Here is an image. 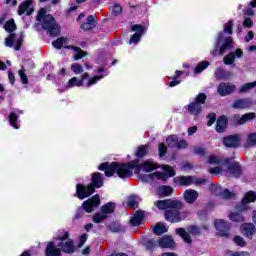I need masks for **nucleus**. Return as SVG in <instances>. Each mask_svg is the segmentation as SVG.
Instances as JSON below:
<instances>
[{"label": "nucleus", "mask_w": 256, "mask_h": 256, "mask_svg": "<svg viewBox=\"0 0 256 256\" xmlns=\"http://www.w3.org/2000/svg\"><path fill=\"white\" fill-rule=\"evenodd\" d=\"M205 101H207V94L199 93L196 95L193 102H190L185 106L187 113L193 117H199V115L203 113V105H205Z\"/></svg>", "instance_id": "obj_6"}, {"label": "nucleus", "mask_w": 256, "mask_h": 256, "mask_svg": "<svg viewBox=\"0 0 256 256\" xmlns=\"http://www.w3.org/2000/svg\"><path fill=\"white\" fill-rule=\"evenodd\" d=\"M217 91L221 97H227V95H231L235 91V85L222 82L219 84Z\"/></svg>", "instance_id": "obj_19"}, {"label": "nucleus", "mask_w": 256, "mask_h": 256, "mask_svg": "<svg viewBox=\"0 0 256 256\" xmlns=\"http://www.w3.org/2000/svg\"><path fill=\"white\" fill-rule=\"evenodd\" d=\"M157 240L155 239H150L146 242V248L149 249L150 251L153 250L154 247H157Z\"/></svg>", "instance_id": "obj_62"}, {"label": "nucleus", "mask_w": 256, "mask_h": 256, "mask_svg": "<svg viewBox=\"0 0 256 256\" xmlns=\"http://www.w3.org/2000/svg\"><path fill=\"white\" fill-rule=\"evenodd\" d=\"M214 77L218 81H227L228 79H231L233 77V72L227 71L223 68H218L214 73Z\"/></svg>", "instance_id": "obj_23"}, {"label": "nucleus", "mask_w": 256, "mask_h": 256, "mask_svg": "<svg viewBox=\"0 0 256 256\" xmlns=\"http://www.w3.org/2000/svg\"><path fill=\"white\" fill-rule=\"evenodd\" d=\"M155 207L159 211H167L169 209H176L177 207H185V204L182 203L179 199H164L158 200L154 203Z\"/></svg>", "instance_id": "obj_9"}, {"label": "nucleus", "mask_w": 256, "mask_h": 256, "mask_svg": "<svg viewBox=\"0 0 256 256\" xmlns=\"http://www.w3.org/2000/svg\"><path fill=\"white\" fill-rule=\"evenodd\" d=\"M158 155L159 157H163L164 155H167V146L165 145V143L161 142L159 143L158 146Z\"/></svg>", "instance_id": "obj_55"}, {"label": "nucleus", "mask_w": 256, "mask_h": 256, "mask_svg": "<svg viewBox=\"0 0 256 256\" xmlns=\"http://www.w3.org/2000/svg\"><path fill=\"white\" fill-rule=\"evenodd\" d=\"M234 243L236 245H238V247H246L247 246V242H245V239H243V237H241V236H235Z\"/></svg>", "instance_id": "obj_57"}, {"label": "nucleus", "mask_w": 256, "mask_h": 256, "mask_svg": "<svg viewBox=\"0 0 256 256\" xmlns=\"http://www.w3.org/2000/svg\"><path fill=\"white\" fill-rule=\"evenodd\" d=\"M31 5H33V0H25L18 6V15H25L26 17H30V15H33V12L35 9L31 8Z\"/></svg>", "instance_id": "obj_18"}, {"label": "nucleus", "mask_w": 256, "mask_h": 256, "mask_svg": "<svg viewBox=\"0 0 256 256\" xmlns=\"http://www.w3.org/2000/svg\"><path fill=\"white\" fill-rule=\"evenodd\" d=\"M159 195L162 197H171L173 195V187L169 185H161L158 189Z\"/></svg>", "instance_id": "obj_33"}, {"label": "nucleus", "mask_w": 256, "mask_h": 256, "mask_svg": "<svg viewBox=\"0 0 256 256\" xmlns=\"http://www.w3.org/2000/svg\"><path fill=\"white\" fill-rule=\"evenodd\" d=\"M214 226L218 231V235L220 237H224V239H229L231 233V224L223 219H216L214 221Z\"/></svg>", "instance_id": "obj_11"}, {"label": "nucleus", "mask_w": 256, "mask_h": 256, "mask_svg": "<svg viewBox=\"0 0 256 256\" xmlns=\"http://www.w3.org/2000/svg\"><path fill=\"white\" fill-rule=\"evenodd\" d=\"M103 77H104L103 75H98V76H94V77L90 78L88 80V83L86 84L87 87H91L93 85H97V81H101V79H103Z\"/></svg>", "instance_id": "obj_52"}, {"label": "nucleus", "mask_w": 256, "mask_h": 256, "mask_svg": "<svg viewBox=\"0 0 256 256\" xmlns=\"http://www.w3.org/2000/svg\"><path fill=\"white\" fill-rule=\"evenodd\" d=\"M154 177H156V179H159L160 181H163L164 183H167L169 177L167 176V174L165 172H154Z\"/></svg>", "instance_id": "obj_50"}, {"label": "nucleus", "mask_w": 256, "mask_h": 256, "mask_svg": "<svg viewBox=\"0 0 256 256\" xmlns=\"http://www.w3.org/2000/svg\"><path fill=\"white\" fill-rule=\"evenodd\" d=\"M109 229L112 231V233H125L127 231V228L119 224V222H112Z\"/></svg>", "instance_id": "obj_34"}, {"label": "nucleus", "mask_w": 256, "mask_h": 256, "mask_svg": "<svg viewBox=\"0 0 256 256\" xmlns=\"http://www.w3.org/2000/svg\"><path fill=\"white\" fill-rule=\"evenodd\" d=\"M162 169L168 178L175 177V175H177V172H175V170L169 165H162Z\"/></svg>", "instance_id": "obj_44"}, {"label": "nucleus", "mask_w": 256, "mask_h": 256, "mask_svg": "<svg viewBox=\"0 0 256 256\" xmlns=\"http://www.w3.org/2000/svg\"><path fill=\"white\" fill-rule=\"evenodd\" d=\"M149 154V144L140 145L135 152V157L138 159H143L146 155Z\"/></svg>", "instance_id": "obj_30"}, {"label": "nucleus", "mask_w": 256, "mask_h": 256, "mask_svg": "<svg viewBox=\"0 0 256 256\" xmlns=\"http://www.w3.org/2000/svg\"><path fill=\"white\" fill-rule=\"evenodd\" d=\"M36 21L42 22V29L47 31L50 37H59V35H61V28L55 22V17L51 14H47L45 8H41L38 11Z\"/></svg>", "instance_id": "obj_5"}, {"label": "nucleus", "mask_w": 256, "mask_h": 256, "mask_svg": "<svg viewBox=\"0 0 256 256\" xmlns=\"http://www.w3.org/2000/svg\"><path fill=\"white\" fill-rule=\"evenodd\" d=\"M85 213H87V211L85 210L84 207H78L76 210V214L74 216V219H82V217H85Z\"/></svg>", "instance_id": "obj_54"}, {"label": "nucleus", "mask_w": 256, "mask_h": 256, "mask_svg": "<svg viewBox=\"0 0 256 256\" xmlns=\"http://www.w3.org/2000/svg\"><path fill=\"white\" fill-rule=\"evenodd\" d=\"M209 67V61H202L200 62L195 68H194V73L196 75H199V73H202V71H205Z\"/></svg>", "instance_id": "obj_40"}, {"label": "nucleus", "mask_w": 256, "mask_h": 256, "mask_svg": "<svg viewBox=\"0 0 256 256\" xmlns=\"http://www.w3.org/2000/svg\"><path fill=\"white\" fill-rule=\"evenodd\" d=\"M253 87H256V80L254 82L243 84L239 89V93L250 91V89H253Z\"/></svg>", "instance_id": "obj_45"}, {"label": "nucleus", "mask_w": 256, "mask_h": 256, "mask_svg": "<svg viewBox=\"0 0 256 256\" xmlns=\"http://www.w3.org/2000/svg\"><path fill=\"white\" fill-rule=\"evenodd\" d=\"M107 215L106 214H101V213H96L94 216H93V222L94 223H103V221H105V219H107Z\"/></svg>", "instance_id": "obj_48"}, {"label": "nucleus", "mask_w": 256, "mask_h": 256, "mask_svg": "<svg viewBox=\"0 0 256 256\" xmlns=\"http://www.w3.org/2000/svg\"><path fill=\"white\" fill-rule=\"evenodd\" d=\"M101 205V197L99 194H95L94 196L88 198L82 203V207L86 211V213H93L97 207Z\"/></svg>", "instance_id": "obj_12"}, {"label": "nucleus", "mask_w": 256, "mask_h": 256, "mask_svg": "<svg viewBox=\"0 0 256 256\" xmlns=\"http://www.w3.org/2000/svg\"><path fill=\"white\" fill-rule=\"evenodd\" d=\"M256 145V133L248 134L244 147H255Z\"/></svg>", "instance_id": "obj_39"}, {"label": "nucleus", "mask_w": 256, "mask_h": 256, "mask_svg": "<svg viewBox=\"0 0 256 256\" xmlns=\"http://www.w3.org/2000/svg\"><path fill=\"white\" fill-rule=\"evenodd\" d=\"M176 235L183 239L184 243H188L191 245L193 243V239H191V235L197 237V235H201V229L198 228L197 225H189L185 228H177L175 230Z\"/></svg>", "instance_id": "obj_7"}, {"label": "nucleus", "mask_w": 256, "mask_h": 256, "mask_svg": "<svg viewBox=\"0 0 256 256\" xmlns=\"http://www.w3.org/2000/svg\"><path fill=\"white\" fill-rule=\"evenodd\" d=\"M208 189L212 195H219L221 191V188H219L218 186H215L214 183H210Z\"/></svg>", "instance_id": "obj_59"}, {"label": "nucleus", "mask_w": 256, "mask_h": 256, "mask_svg": "<svg viewBox=\"0 0 256 256\" xmlns=\"http://www.w3.org/2000/svg\"><path fill=\"white\" fill-rule=\"evenodd\" d=\"M75 51H77L76 55L74 56L75 61H79V59H83L87 53L79 47H74Z\"/></svg>", "instance_id": "obj_56"}, {"label": "nucleus", "mask_w": 256, "mask_h": 256, "mask_svg": "<svg viewBox=\"0 0 256 256\" xmlns=\"http://www.w3.org/2000/svg\"><path fill=\"white\" fill-rule=\"evenodd\" d=\"M224 65H233L235 63V52H230L223 58Z\"/></svg>", "instance_id": "obj_43"}, {"label": "nucleus", "mask_w": 256, "mask_h": 256, "mask_svg": "<svg viewBox=\"0 0 256 256\" xmlns=\"http://www.w3.org/2000/svg\"><path fill=\"white\" fill-rule=\"evenodd\" d=\"M226 159H230L228 163H224V165L227 166V173L234 177V179H239L243 175V167L241 166V163H239L238 161L231 162L233 158Z\"/></svg>", "instance_id": "obj_10"}, {"label": "nucleus", "mask_w": 256, "mask_h": 256, "mask_svg": "<svg viewBox=\"0 0 256 256\" xmlns=\"http://www.w3.org/2000/svg\"><path fill=\"white\" fill-rule=\"evenodd\" d=\"M115 202H108L101 206L100 211L103 215H111L112 213H115Z\"/></svg>", "instance_id": "obj_29"}, {"label": "nucleus", "mask_w": 256, "mask_h": 256, "mask_svg": "<svg viewBox=\"0 0 256 256\" xmlns=\"http://www.w3.org/2000/svg\"><path fill=\"white\" fill-rule=\"evenodd\" d=\"M227 125H229V119L227 116L222 115L216 120V132L217 133H225L227 129Z\"/></svg>", "instance_id": "obj_21"}, {"label": "nucleus", "mask_w": 256, "mask_h": 256, "mask_svg": "<svg viewBox=\"0 0 256 256\" xmlns=\"http://www.w3.org/2000/svg\"><path fill=\"white\" fill-rule=\"evenodd\" d=\"M56 241H59L57 245L55 242L50 241L47 243L45 248V256H63L62 253L66 255H73L77 251L75 242L73 239H69V232L64 231L63 235H58Z\"/></svg>", "instance_id": "obj_1"}, {"label": "nucleus", "mask_w": 256, "mask_h": 256, "mask_svg": "<svg viewBox=\"0 0 256 256\" xmlns=\"http://www.w3.org/2000/svg\"><path fill=\"white\" fill-rule=\"evenodd\" d=\"M143 219H145V212L138 210L135 212L134 217L130 219V225H132V227H139V225L143 223Z\"/></svg>", "instance_id": "obj_25"}, {"label": "nucleus", "mask_w": 256, "mask_h": 256, "mask_svg": "<svg viewBox=\"0 0 256 256\" xmlns=\"http://www.w3.org/2000/svg\"><path fill=\"white\" fill-rule=\"evenodd\" d=\"M244 211L237 210L236 212H230L228 215V219L232 221V223H244L245 216H243Z\"/></svg>", "instance_id": "obj_28"}, {"label": "nucleus", "mask_w": 256, "mask_h": 256, "mask_svg": "<svg viewBox=\"0 0 256 256\" xmlns=\"http://www.w3.org/2000/svg\"><path fill=\"white\" fill-rule=\"evenodd\" d=\"M131 31H135L136 33L133 34L129 40V45L137 44L141 41V37H143L145 33V26L141 24H135L131 27Z\"/></svg>", "instance_id": "obj_16"}, {"label": "nucleus", "mask_w": 256, "mask_h": 256, "mask_svg": "<svg viewBox=\"0 0 256 256\" xmlns=\"http://www.w3.org/2000/svg\"><path fill=\"white\" fill-rule=\"evenodd\" d=\"M65 41H67V39L65 37H60V38H57L56 40H54L52 42V45L55 49H57L58 51H61V49H63V45H64Z\"/></svg>", "instance_id": "obj_41"}, {"label": "nucleus", "mask_w": 256, "mask_h": 256, "mask_svg": "<svg viewBox=\"0 0 256 256\" xmlns=\"http://www.w3.org/2000/svg\"><path fill=\"white\" fill-rule=\"evenodd\" d=\"M142 169L145 171V173H151L155 171V169H159V166L153 162H150L149 160H146L142 163Z\"/></svg>", "instance_id": "obj_35"}, {"label": "nucleus", "mask_w": 256, "mask_h": 256, "mask_svg": "<svg viewBox=\"0 0 256 256\" xmlns=\"http://www.w3.org/2000/svg\"><path fill=\"white\" fill-rule=\"evenodd\" d=\"M166 144L168 145V147H170V149H187L188 145L187 144V140L182 139L180 141L177 140V136L175 135H169L166 138Z\"/></svg>", "instance_id": "obj_15"}, {"label": "nucleus", "mask_w": 256, "mask_h": 256, "mask_svg": "<svg viewBox=\"0 0 256 256\" xmlns=\"http://www.w3.org/2000/svg\"><path fill=\"white\" fill-rule=\"evenodd\" d=\"M18 75H19L23 85H27V83H29V78L27 77V74H25V67H22L18 71Z\"/></svg>", "instance_id": "obj_47"}, {"label": "nucleus", "mask_w": 256, "mask_h": 256, "mask_svg": "<svg viewBox=\"0 0 256 256\" xmlns=\"http://www.w3.org/2000/svg\"><path fill=\"white\" fill-rule=\"evenodd\" d=\"M4 29L5 31H7V33H15V31L17 30V24H15V20L11 19L6 21Z\"/></svg>", "instance_id": "obj_36"}, {"label": "nucleus", "mask_w": 256, "mask_h": 256, "mask_svg": "<svg viewBox=\"0 0 256 256\" xmlns=\"http://www.w3.org/2000/svg\"><path fill=\"white\" fill-rule=\"evenodd\" d=\"M240 231L246 239H253L256 234V227L255 224L249 222V223H243L240 226Z\"/></svg>", "instance_id": "obj_17"}, {"label": "nucleus", "mask_w": 256, "mask_h": 256, "mask_svg": "<svg viewBox=\"0 0 256 256\" xmlns=\"http://www.w3.org/2000/svg\"><path fill=\"white\" fill-rule=\"evenodd\" d=\"M222 141L224 147H227L228 149H239V144L241 143V136H239V134L225 136Z\"/></svg>", "instance_id": "obj_14"}, {"label": "nucleus", "mask_w": 256, "mask_h": 256, "mask_svg": "<svg viewBox=\"0 0 256 256\" xmlns=\"http://www.w3.org/2000/svg\"><path fill=\"white\" fill-rule=\"evenodd\" d=\"M227 253L230 256H251L249 252H244V251H236V252L228 251Z\"/></svg>", "instance_id": "obj_63"}, {"label": "nucleus", "mask_w": 256, "mask_h": 256, "mask_svg": "<svg viewBox=\"0 0 256 256\" xmlns=\"http://www.w3.org/2000/svg\"><path fill=\"white\" fill-rule=\"evenodd\" d=\"M86 21L87 22H84L80 25V29H82V31H93V29H95L97 26V20H95V16H87Z\"/></svg>", "instance_id": "obj_22"}, {"label": "nucleus", "mask_w": 256, "mask_h": 256, "mask_svg": "<svg viewBox=\"0 0 256 256\" xmlns=\"http://www.w3.org/2000/svg\"><path fill=\"white\" fill-rule=\"evenodd\" d=\"M256 193L253 190H250L245 193L244 197L241 200V204L236 206V211H247L249 209V203H255Z\"/></svg>", "instance_id": "obj_13"}, {"label": "nucleus", "mask_w": 256, "mask_h": 256, "mask_svg": "<svg viewBox=\"0 0 256 256\" xmlns=\"http://www.w3.org/2000/svg\"><path fill=\"white\" fill-rule=\"evenodd\" d=\"M112 13L113 15H121V13H123V7H121V5H119L118 3L113 5L112 8Z\"/></svg>", "instance_id": "obj_60"}, {"label": "nucleus", "mask_w": 256, "mask_h": 256, "mask_svg": "<svg viewBox=\"0 0 256 256\" xmlns=\"http://www.w3.org/2000/svg\"><path fill=\"white\" fill-rule=\"evenodd\" d=\"M225 34L233 35V20H229L224 24L223 32L218 33V37L214 43V48L210 52L212 57H217V55L223 57V55H225V51L233 48V37L228 36L225 38Z\"/></svg>", "instance_id": "obj_2"}, {"label": "nucleus", "mask_w": 256, "mask_h": 256, "mask_svg": "<svg viewBox=\"0 0 256 256\" xmlns=\"http://www.w3.org/2000/svg\"><path fill=\"white\" fill-rule=\"evenodd\" d=\"M17 119H19V116H17V113L11 112L9 114V123L13 127V129H19V125H17Z\"/></svg>", "instance_id": "obj_42"}, {"label": "nucleus", "mask_w": 256, "mask_h": 256, "mask_svg": "<svg viewBox=\"0 0 256 256\" xmlns=\"http://www.w3.org/2000/svg\"><path fill=\"white\" fill-rule=\"evenodd\" d=\"M173 183L180 187H189L193 185V176H178L173 178Z\"/></svg>", "instance_id": "obj_20"}, {"label": "nucleus", "mask_w": 256, "mask_h": 256, "mask_svg": "<svg viewBox=\"0 0 256 256\" xmlns=\"http://www.w3.org/2000/svg\"><path fill=\"white\" fill-rule=\"evenodd\" d=\"M221 196L223 199H233V197H235V193L226 188L221 192Z\"/></svg>", "instance_id": "obj_58"}, {"label": "nucleus", "mask_w": 256, "mask_h": 256, "mask_svg": "<svg viewBox=\"0 0 256 256\" xmlns=\"http://www.w3.org/2000/svg\"><path fill=\"white\" fill-rule=\"evenodd\" d=\"M168 229L167 226H165V224H156L153 227V233L154 235H163V233H167Z\"/></svg>", "instance_id": "obj_38"}, {"label": "nucleus", "mask_w": 256, "mask_h": 256, "mask_svg": "<svg viewBox=\"0 0 256 256\" xmlns=\"http://www.w3.org/2000/svg\"><path fill=\"white\" fill-rule=\"evenodd\" d=\"M158 245L163 249H173L175 247V240L171 236H165L158 240Z\"/></svg>", "instance_id": "obj_26"}, {"label": "nucleus", "mask_w": 256, "mask_h": 256, "mask_svg": "<svg viewBox=\"0 0 256 256\" xmlns=\"http://www.w3.org/2000/svg\"><path fill=\"white\" fill-rule=\"evenodd\" d=\"M233 109H248L251 107V102L247 98L237 99L232 104Z\"/></svg>", "instance_id": "obj_27"}, {"label": "nucleus", "mask_w": 256, "mask_h": 256, "mask_svg": "<svg viewBox=\"0 0 256 256\" xmlns=\"http://www.w3.org/2000/svg\"><path fill=\"white\" fill-rule=\"evenodd\" d=\"M128 164V167H130V171L133 172V169H135V167H140L142 166V164H140V160L139 159H135L131 162H126Z\"/></svg>", "instance_id": "obj_61"}, {"label": "nucleus", "mask_w": 256, "mask_h": 256, "mask_svg": "<svg viewBox=\"0 0 256 256\" xmlns=\"http://www.w3.org/2000/svg\"><path fill=\"white\" fill-rule=\"evenodd\" d=\"M182 207L170 208L164 211V218L168 221V223H181V221H185L187 216L189 215L188 211H184L181 214Z\"/></svg>", "instance_id": "obj_8"}, {"label": "nucleus", "mask_w": 256, "mask_h": 256, "mask_svg": "<svg viewBox=\"0 0 256 256\" xmlns=\"http://www.w3.org/2000/svg\"><path fill=\"white\" fill-rule=\"evenodd\" d=\"M199 198V192L194 189H188L184 192V199L189 205H193Z\"/></svg>", "instance_id": "obj_24"}, {"label": "nucleus", "mask_w": 256, "mask_h": 256, "mask_svg": "<svg viewBox=\"0 0 256 256\" xmlns=\"http://www.w3.org/2000/svg\"><path fill=\"white\" fill-rule=\"evenodd\" d=\"M206 117L208 119L207 127H212L215 121H217V114L215 113H209Z\"/></svg>", "instance_id": "obj_53"}, {"label": "nucleus", "mask_w": 256, "mask_h": 256, "mask_svg": "<svg viewBox=\"0 0 256 256\" xmlns=\"http://www.w3.org/2000/svg\"><path fill=\"white\" fill-rule=\"evenodd\" d=\"M15 37H17V34L11 33V34L5 39V45H6V47H13V45H15Z\"/></svg>", "instance_id": "obj_46"}, {"label": "nucleus", "mask_w": 256, "mask_h": 256, "mask_svg": "<svg viewBox=\"0 0 256 256\" xmlns=\"http://www.w3.org/2000/svg\"><path fill=\"white\" fill-rule=\"evenodd\" d=\"M230 159L224 158L221 159L217 156H209L208 163L209 165H225V163H229Z\"/></svg>", "instance_id": "obj_32"}, {"label": "nucleus", "mask_w": 256, "mask_h": 256, "mask_svg": "<svg viewBox=\"0 0 256 256\" xmlns=\"http://www.w3.org/2000/svg\"><path fill=\"white\" fill-rule=\"evenodd\" d=\"M71 70L73 71V73H75V75H79L84 71L83 66L79 63H73L71 65Z\"/></svg>", "instance_id": "obj_49"}, {"label": "nucleus", "mask_w": 256, "mask_h": 256, "mask_svg": "<svg viewBox=\"0 0 256 256\" xmlns=\"http://www.w3.org/2000/svg\"><path fill=\"white\" fill-rule=\"evenodd\" d=\"M23 39H25V34L21 33L19 38L16 40V44L14 46L15 51H21V47L23 46Z\"/></svg>", "instance_id": "obj_51"}, {"label": "nucleus", "mask_w": 256, "mask_h": 256, "mask_svg": "<svg viewBox=\"0 0 256 256\" xmlns=\"http://www.w3.org/2000/svg\"><path fill=\"white\" fill-rule=\"evenodd\" d=\"M194 153L196 155H200V157H205V155H206L205 149L201 148V147H195L194 148Z\"/></svg>", "instance_id": "obj_64"}, {"label": "nucleus", "mask_w": 256, "mask_h": 256, "mask_svg": "<svg viewBox=\"0 0 256 256\" xmlns=\"http://www.w3.org/2000/svg\"><path fill=\"white\" fill-rule=\"evenodd\" d=\"M255 118H256L255 112H248V113L242 115L238 119L237 123H238V125H245V123H247V121H253V119H255Z\"/></svg>", "instance_id": "obj_31"}, {"label": "nucleus", "mask_w": 256, "mask_h": 256, "mask_svg": "<svg viewBox=\"0 0 256 256\" xmlns=\"http://www.w3.org/2000/svg\"><path fill=\"white\" fill-rule=\"evenodd\" d=\"M67 87L68 89H71V87H83V80L74 76L68 81Z\"/></svg>", "instance_id": "obj_37"}, {"label": "nucleus", "mask_w": 256, "mask_h": 256, "mask_svg": "<svg viewBox=\"0 0 256 256\" xmlns=\"http://www.w3.org/2000/svg\"><path fill=\"white\" fill-rule=\"evenodd\" d=\"M103 179L104 177L101 172L92 173L90 183L87 186L82 183L76 184V193L74 194V197H77L81 201L91 197V195L95 193V189H101V187L105 185V181Z\"/></svg>", "instance_id": "obj_3"}, {"label": "nucleus", "mask_w": 256, "mask_h": 256, "mask_svg": "<svg viewBox=\"0 0 256 256\" xmlns=\"http://www.w3.org/2000/svg\"><path fill=\"white\" fill-rule=\"evenodd\" d=\"M99 171H104L106 177L117 175L120 179H129L133 177V172L127 162H103L98 166Z\"/></svg>", "instance_id": "obj_4"}]
</instances>
